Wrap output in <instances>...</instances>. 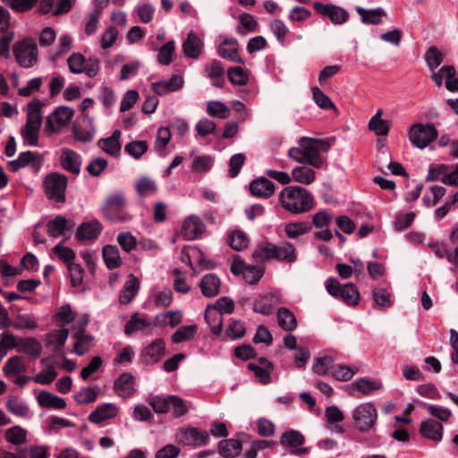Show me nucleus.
<instances>
[{
    "label": "nucleus",
    "mask_w": 458,
    "mask_h": 458,
    "mask_svg": "<svg viewBox=\"0 0 458 458\" xmlns=\"http://www.w3.org/2000/svg\"><path fill=\"white\" fill-rule=\"evenodd\" d=\"M4 439L14 445H20L27 441V431L20 426H13L5 430Z\"/></svg>",
    "instance_id": "49530a36"
},
{
    "label": "nucleus",
    "mask_w": 458,
    "mask_h": 458,
    "mask_svg": "<svg viewBox=\"0 0 458 458\" xmlns=\"http://www.w3.org/2000/svg\"><path fill=\"white\" fill-rule=\"evenodd\" d=\"M201 293L206 298H213L219 294L221 280L215 273H208L202 276L199 283Z\"/></svg>",
    "instance_id": "f3484780"
},
{
    "label": "nucleus",
    "mask_w": 458,
    "mask_h": 458,
    "mask_svg": "<svg viewBox=\"0 0 458 458\" xmlns=\"http://www.w3.org/2000/svg\"><path fill=\"white\" fill-rule=\"evenodd\" d=\"M208 76L214 87L222 89L225 84V69L218 60H213L208 71Z\"/></svg>",
    "instance_id": "ea45409f"
},
{
    "label": "nucleus",
    "mask_w": 458,
    "mask_h": 458,
    "mask_svg": "<svg viewBox=\"0 0 458 458\" xmlns=\"http://www.w3.org/2000/svg\"><path fill=\"white\" fill-rule=\"evenodd\" d=\"M382 387L383 385L381 382L374 381L366 377L358 378L355 382L347 386L349 394L352 396L355 395L356 391L363 395H369L373 392L380 390Z\"/></svg>",
    "instance_id": "4468645a"
},
{
    "label": "nucleus",
    "mask_w": 458,
    "mask_h": 458,
    "mask_svg": "<svg viewBox=\"0 0 458 458\" xmlns=\"http://www.w3.org/2000/svg\"><path fill=\"white\" fill-rule=\"evenodd\" d=\"M228 243L233 250L242 251L247 248L249 239L244 232L235 230L230 234Z\"/></svg>",
    "instance_id": "13d9d810"
},
{
    "label": "nucleus",
    "mask_w": 458,
    "mask_h": 458,
    "mask_svg": "<svg viewBox=\"0 0 458 458\" xmlns=\"http://www.w3.org/2000/svg\"><path fill=\"white\" fill-rule=\"evenodd\" d=\"M183 79L181 75H173L168 81H159L151 84L152 90L159 96L169 92L177 91L183 86Z\"/></svg>",
    "instance_id": "412c9836"
},
{
    "label": "nucleus",
    "mask_w": 458,
    "mask_h": 458,
    "mask_svg": "<svg viewBox=\"0 0 458 458\" xmlns=\"http://www.w3.org/2000/svg\"><path fill=\"white\" fill-rule=\"evenodd\" d=\"M382 110L379 109L369 122V129L377 136H386L390 131L389 123L381 118Z\"/></svg>",
    "instance_id": "c03bdc74"
},
{
    "label": "nucleus",
    "mask_w": 458,
    "mask_h": 458,
    "mask_svg": "<svg viewBox=\"0 0 458 458\" xmlns=\"http://www.w3.org/2000/svg\"><path fill=\"white\" fill-rule=\"evenodd\" d=\"M18 352L32 356L34 359L40 357L42 346L34 337L20 338Z\"/></svg>",
    "instance_id": "f704fd0d"
},
{
    "label": "nucleus",
    "mask_w": 458,
    "mask_h": 458,
    "mask_svg": "<svg viewBox=\"0 0 458 458\" xmlns=\"http://www.w3.org/2000/svg\"><path fill=\"white\" fill-rule=\"evenodd\" d=\"M97 386H87L74 394V400L80 404H88L96 401L98 396Z\"/></svg>",
    "instance_id": "680f3d73"
},
{
    "label": "nucleus",
    "mask_w": 458,
    "mask_h": 458,
    "mask_svg": "<svg viewBox=\"0 0 458 458\" xmlns=\"http://www.w3.org/2000/svg\"><path fill=\"white\" fill-rule=\"evenodd\" d=\"M165 353L164 339L157 338L143 349L142 356L146 364H156L161 360Z\"/></svg>",
    "instance_id": "dca6fc26"
},
{
    "label": "nucleus",
    "mask_w": 458,
    "mask_h": 458,
    "mask_svg": "<svg viewBox=\"0 0 458 458\" xmlns=\"http://www.w3.org/2000/svg\"><path fill=\"white\" fill-rule=\"evenodd\" d=\"M118 413L117 407L111 403H106L98 405L93 411L89 415V421L100 424L101 422L114 418Z\"/></svg>",
    "instance_id": "5701e85b"
},
{
    "label": "nucleus",
    "mask_w": 458,
    "mask_h": 458,
    "mask_svg": "<svg viewBox=\"0 0 458 458\" xmlns=\"http://www.w3.org/2000/svg\"><path fill=\"white\" fill-rule=\"evenodd\" d=\"M127 201L123 192L109 195L101 206V213L110 222H125L131 216L125 212Z\"/></svg>",
    "instance_id": "f03ea898"
},
{
    "label": "nucleus",
    "mask_w": 458,
    "mask_h": 458,
    "mask_svg": "<svg viewBox=\"0 0 458 458\" xmlns=\"http://www.w3.org/2000/svg\"><path fill=\"white\" fill-rule=\"evenodd\" d=\"M103 226L97 219L81 224L75 232V237L79 242L96 240L102 233Z\"/></svg>",
    "instance_id": "f8f14e48"
},
{
    "label": "nucleus",
    "mask_w": 458,
    "mask_h": 458,
    "mask_svg": "<svg viewBox=\"0 0 458 458\" xmlns=\"http://www.w3.org/2000/svg\"><path fill=\"white\" fill-rule=\"evenodd\" d=\"M312 224L308 221L291 222L285 225L284 232L288 238L296 239L301 235L310 233Z\"/></svg>",
    "instance_id": "79ce46f5"
},
{
    "label": "nucleus",
    "mask_w": 458,
    "mask_h": 458,
    "mask_svg": "<svg viewBox=\"0 0 458 458\" xmlns=\"http://www.w3.org/2000/svg\"><path fill=\"white\" fill-rule=\"evenodd\" d=\"M252 196L262 199H268L275 193V183L267 177L261 176L251 181L249 185Z\"/></svg>",
    "instance_id": "ddd939ff"
},
{
    "label": "nucleus",
    "mask_w": 458,
    "mask_h": 458,
    "mask_svg": "<svg viewBox=\"0 0 458 458\" xmlns=\"http://www.w3.org/2000/svg\"><path fill=\"white\" fill-rule=\"evenodd\" d=\"M134 384V376L131 372H123L114 381V389L120 397L128 399L134 395L136 392Z\"/></svg>",
    "instance_id": "9b49d317"
},
{
    "label": "nucleus",
    "mask_w": 458,
    "mask_h": 458,
    "mask_svg": "<svg viewBox=\"0 0 458 458\" xmlns=\"http://www.w3.org/2000/svg\"><path fill=\"white\" fill-rule=\"evenodd\" d=\"M67 64L72 73L81 74L85 71L86 58L81 53H72L67 59Z\"/></svg>",
    "instance_id": "052dcab7"
},
{
    "label": "nucleus",
    "mask_w": 458,
    "mask_h": 458,
    "mask_svg": "<svg viewBox=\"0 0 458 458\" xmlns=\"http://www.w3.org/2000/svg\"><path fill=\"white\" fill-rule=\"evenodd\" d=\"M242 450V443L235 438L221 440L218 443V454L224 458H234Z\"/></svg>",
    "instance_id": "c85d7f7f"
},
{
    "label": "nucleus",
    "mask_w": 458,
    "mask_h": 458,
    "mask_svg": "<svg viewBox=\"0 0 458 458\" xmlns=\"http://www.w3.org/2000/svg\"><path fill=\"white\" fill-rule=\"evenodd\" d=\"M98 147L106 154L114 157H119L122 148L120 141H114L109 137L98 140Z\"/></svg>",
    "instance_id": "69168bd1"
},
{
    "label": "nucleus",
    "mask_w": 458,
    "mask_h": 458,
    "mask_svg": "<svg viewBox=\"0 0 458 458\" xmlns=\"http://www.w3.org/2000/svg\"><path fill=\"white\" fill-rule=\"evenodd\" d=\"M148 404L151 406L154 412L157 414L166 413L172 407L174 409L173 415L174 418L182 417L188 412L185 401L174 394H170L166 397L160 395L151 396L148 400Z\"/></svg>",
    "instance_id": "20e7f679"
},
{
    "label": "nucleus",
    "mask_w": 458,
    "mask_h": 458,
    "mask_svg": "<svg viewBox=\"0 0 458 458\" xmlns=\"http://www.w3.org/2000/svg\"><path fill=\"white\" fill-rule=\"evenodd\" d=\"M227 77L233 85L244 86L249 81L248 72L241 66L230 67L227 70Z\"/></svg>",
    "instance_id": "603ef678"
},
{
    "label": "nucleus",
    "mask_w": 458,
    "mask_h": 458,
    "mask_svg": "<svg viewBox=\"0 0 458 458\" xmlns=\"http://www.w3.org/2000/svg\"><path fill=\"white\" fill-rule=\"evenodd\" d=\"M203 42L196 33L191 31L188 33L186 39L182 43V51L186 57L198 59L200 55Z\"/></svg>",
    "instance_id": "bb28decb"
},
{
    "label": "nucleus",
    "mask_w": 458,
    "mask_h": 458,
    "mask_svg": "<svg viewBox=\"0 0 458 458\" xmlns=\"http://www.w3.org/2000/svg\"><path fill=\"white\" fill-rule=\"evenodd\" d=\"M313 8L317 13L327 16L334 24H343L349 19V13L345 9L332 4L315 2Z\"/></svg>",
    "instance_id": "9d476101"
},
{
    "label": "nucleus",
    "mask_w": 458,
    "mask_h": 458,
    "mask_svg": "<svg viewBox=\"0 0 458 458\" xmlns=\"http://www.w3.org/2000/svg\"><path fill=\"white\" fill-rule=\"evenodd\" d=\"M68 185V177L58 172L47 174L43 180L44 192L48 199L55 200L57 203L66 201V189Z\"/></svg>",
    "instance_id": "7ed1b4c3"
},
{
    "label": "nucleus",
    "mask_w": 458,
    "mask_h": 458,
    "mask_svg": "<svg viewBox=\"0 0 458 458\" xmlns=\"http://www.w3.org/2000/svg\"><path fill=\"white\" fill-rule=\"evenodd\" d=\"M198 331V326L196 324L189 326L180 327L172 335V342L174 344H180L194 337V335Z\"/></svg>",
    "instance_id": "864d4df0"
},
{
    "label": "nucleus",
    "mask_w": 458,
    "mask_h": 458,
    "mask_svg": "<svg viewBox=\"0 0 458 458\" xmlns=\"http://www.w3.org/2000/svg\"><path fill=\"white\" fill-rule=\"evenodd\" d=\"M37 401L41 408L64 410L67 403L66 401L48 391H40L37 396Z\"/></svg>",
    "instance_id": "393cba45"
},
{
    "label": "nucleus",
    "mask_w": 458,
    "mask_h": 458,
    "mask_svg": "<svg viewBox=\"0 0 458 458\" xmlns=\"http://www.w3.org/2000/svg\"><path fill=\"white\" fill-rule=\"evenodd\" d=\"M140 290V280L133 274H130L119 294L121 304L130 303Z\"/></svg>",
    "instance_id": "b1692460"
},
{
    "label": "nucleus",
    "mask_w": 458,
    "mask_h": 458,
    "mask_svg": "<svg viewBox=\"0 0 458 458\" xmlns=\"http://www.w3.org/2000/svg\"><path fill=\"white\" fill-rule=\"evenodd\" d=\"M74 224L69 225L65 216H56L47 223V231L50 237L57 238L65 233L66 231H72Z\"/></svg>",
    "instance_id": "a878e982"
},
{
    "label": "nucleus",
    "mask_w": 458,
    "mask_h": 458,
    "mask_svg": "<svg viewBox=\"0 0 458 458\" xmlns=\"http://www.w3.org/2000/svg\"><path fill=\"white\" fill-rule=\"evenodd\" d=\"M276 253V244L269 242H261L257 245L251 256L255 262L265 263L270 259H274Z\"/></svg>",
    "instance_id": "c756f323"
},
{
    "label": "nucleus",
    "mask_w": 458,
    "mask_h": 458,
    "mask_svg": "<svg viewBox=\"0 0 458 458\" xmlns=\"http://www.w3.org/2000/svg\"><path fill=\"white\" fill-rule=\"evenodd\" d=\"M69 335L68 328H62L59 330H55L47 335V346H50L55 344L54 352H58L64 347L67 337Z\"/></svg>",
    "instance_id": "a18cd8bd"
},
{
    "label": "nucleus",
    "mask_w": 458,
    "mask_h": 458,
    "mask_svg": "<svg viewBox=\"0 0 458 458\" xmlns=\"http://www.w3.org/2000/svg\"><path fill=\"white\" fill-rule=\"evenodd\" d=\"M102 256L108 269L113 270L122 266L123 262L117 246L111 244L104 246L102 249Z\"/></svg>",
    "instance_id": "2f4dec72"
},
{
    "label": "nucleus",
    "mask_w": 458,
    "mask_h": 458,
    "mask_svg": "<svg viewBox=\"0 0 458 458\" xmlns=\"http://www.w3.org/2000/svg\"><path fill=\"white\" fill-rule=\"evenodd\" d=\"M42 107L43 103L37 98H33L27 104V125L40 127L42 125Z\"/></svg>",
    "instance_id": "cd10ccee"
},
{
    "label": "nucleus",
    "mask_w": 458,
    "mask_h": 458,
    "mask_svg": "<svg viewBox=\"0 0 458 458\" xmlns=\"http://www.w3.org/2000/svg\"><path fill=\"white\" fill-rule=\"evenodd\" d=\"M312 97L315 103L322 109H335V106L328 96H327L319 88L312 87Z\"/></svg>",
    "instance_id": "774afa93"
},
{
    "label": "nucleus",
    "mask_w": 458,
    "mask_h": 458,
    "mask_svg": "<svg viewBox=\"0 0 458 458\" xmlns=\"http://www.w3.org/2000/svg\"><path fill=\"white\" fill-rule=\"evenodd\" d=\"M304 443V435L296 429H287L280 437V444L285 448H297Z\"/></svg>",
    "instance_id": "473e14b6"
},
{
    "label": "nucleus",
    "mask_w": 458,
    "mask_h": 458,
    "mask_svg": "<svg viewBox=\"0 0 458 458\" xmlns=\"http://www.w3.org/2000/svg\"><path fill=\"white\" fill-rule=\"evenodd\" d=\"M40 127L24 124L21 129V135L25 144L38 146Z\"/></svg>",
    "instance_id": "bf43d9fd"
},
{
    "label": "nucleus",
    "mask_w": 458,
    "mask_h": 458,
    "mask_svg": "<svg viewBox=\"0 0 458 458\" xmlns=\"http://www.w3.org/2000/svg\"><path fill=\"white\" fill-rule=\"evenodd\" d=\"M207 112L210 116L217 117L220 119L228 118L231 114L230 108L225 103L220 101L208 102Z\"/></svg>",
    "instance_id": "6e6d98bb"
},
{
    "label": "nucleus",
    "mask_w": 458,
    "mask_h": 458,
    "mask_svg": "<svg viewBox=\"0 0 458 458\" xmlns=\"http://www.w3.org/2000/svg\"><path fill=\"white\" fill-rule=\"evenodd\" d=\"M72 337L75 340L73 351L79 356L86 354L93 346L94 337L91 335H87L81 331H74Z\"/></svg>",
    "instance_id": "7c9ffc66"
},
{
    "label": "nucleus",
    "mask_w": 458,
    "mask_h": 458,
    "mask_svg": "<svg viewBox=\"0 0 458 458\" xmlns=\"http://www.w3.org/2000/svg\"><path fill=\"white\" fill-rule=\"evenodd\" d=\"M60 165L65 171L78 175L81 173V157L70 148H64L60 157Z\"/></svg>",
    "instance_id": "a211bd4d"
},
{
    "label": "nucleus",
    "mask_w": 458,
    "mask_h": 458,
    "mask_svg": "<svg viewBox=\"0 0 458 458\" xmlns=\"http://www.w3.org/2000/svg\"><path fill=\"white\" fill-rule=\"evenodd\" d=\"M336 299L341 300L348 306H357L360 302V292L354 284L347 283L343 285L341 293Z\"/></svg>",
    "instance_id": "c9c22d12"
},
{
    "label": "nucleus",
    "mask_w": 458,
    "mask_h": 458,
    "mask_svg": "<svg viewBox=\"0 0 458 458\" xmlns=\"http://www.w3.org/2000/svg\"><path fill=\"white\" fill-rule=\"evenodd\" d=\"M335 360L331 356L325 355L314 359L312 370L319 376L327 375L334 368Z\"/></svg>",
    "instance_id": "de8ad7c7"
},
{
    "label": "nucleus",
    "mask_w": 458,
    "mask_h": 458,
    "mask_svg": "<svg viewBox=\"0 0 458 458\" xmlns=\"http://www.w3.org/2000/svg\"><path fill=\"white\" fill-rule=\"evenodd\" d=\"M374 306L380 310H385L393 306L392 294L386 288H374L372 291Z\"/></svg>",
    "instance_id": "a19ab883"
},
{
    "label": "nucleus",
    "mask_w": 458,
    "mask_h": 458,
    "mask_svg": "<svg viewBox=\"0 0 458 458\" xmlns=\"http://www.w3.org/2000/svg\"><path fill=\"white\" fill-rule=\"evenodd\" d=\"M26 371V366L22 363L21 356H13L9 358L3 368L5 377H11Z\"/></svg>",
    "instance_id": "8fccbe9b"
},
{
    "label": "nucleus",
    "mask_w": 458,
    "mask_h": 458,
    "mask_svg": "<svg viewBox=\"0 0 458 458\" xmlns=\"http://www.w3.org/2000/svg\"><path fill=\"white\" fill-rule=\"evenodd\" d=\"M74 319L75 313L68 303L62 305L54 315V320L61 327L71 324Z\"/></svg>",
    "instance_id": "5fc2aeb1"
},
{
    "label": "nucleus",
    "mask_w": 458,
    "mask_h": 458,
    "mask_svg": "<svg viewBox=\"0 0 458 458\" xmlns=\"http://www.w3.org/2000/svg\"><path fill=\"white\" fill-rule=\"evenodd\" d=\"M152 326L151 322L147 318L146 315L140 318L139 313L135 312L131 314L130 319L124 325V334L131 335L134 332L142 331L145 328H148Z\"/></svg>",
    "instance_id": "72a5a7b5"
},
{
    "label": "nucleus",
    "mask_w": 458,
    "mask_h": 458,
    "mask_svg": "<svg viewBox=\"0 0 458 458\" xmlns=\"http://www.w3.org/2000/svg\"><path fill=\"white\" fill-rule=\"evenodd\" d=\"M235 304L232 298L224 296L218 298L215 303H209L207 305L204 318L208 324H210L211 320V310H216L219 314L226 313L232 314L234 310Z\"/></svg>",
    "instance_id": "aec40b11"
},
{
    "label": "nucleus",
    "mask_w": 458,
    "mask_h": 458,
    "mask_svg": "<svg viewBox=\"0 0 458 458\" xmlns=\"http://www.w3.org/2000/svg\"><path fill=\"white\" fill-rule=\"evenodd\" d=\"M39 155L30 150L19 154L18 158L8 162V168L11 172L16 173L20 169L26 167L30 163L35 165V161Z\"/></svg>",
    "instance_id": "4c0bfd02"
},
{
    "label": "nucleus",
    "mask_w": 458,
    "mask_h": 458,
    "mask_svg": "<svg viewBox=\"0 0 458 458\" xmlns=\"http://www.w3.org/2000/svg\"><path fill=\"white\" fill-rule=\"evenodd\" d=\"M64 240H62L58 244H56L52 251L55 253L64 263L67 266L75 259L76 254L75 251L70 248L64 246Z\"/></svg>",
    "instance_id": "4d7b16f0"
},
{
    "label": "nucleus",
    "mask_w": 458,
    "mask_h": 458,
    "mask_svg": "<svg viewBox=\"0 0 458 458\" xmlns=\"http://www.w3.org/2000/svg\"><path fill=\"white\" fill-rule=\"evenodd\" d=\"M377 420V411L371 403H365L359 405L352 412L354 428L360 432L365 433L372 428Z\"/></svg>",
    "instance_id": "423d86ee"
},
{
    "label": "nucleus",
    "mask_w": 458,
    "mask_h": 458,
    "mask_svg": "<svg viewBox=\"0 0 458 458\" xmlns=\"http://www.w3.org/2000/svg\"><path fill=\"white\" fill-rule=\"evenodd\" d=\"M357 13L364 24L378 25L382 23V17L386 16V12L381 8L367 10L362 7H357Z\"/></svg>",
    "instance_id": "58836bf2"
},
{
    "label": "nucleus",
    "mask_w": 458,
    "mask_h": 458,
    "mask_svg": "<svg viewBox=\"0 0 458 458\" xmlns=\"http://www.w3.org/2000/svg\"><path fill=\"white\" fill-rule=\"evenodd\" d=\"M175 50L174 41L170 40L165 43L158 50L157 61L162 65H169L173 60V54Z\"/></svg>",
    "instance_id": "338daca9"
},
{
    "label": "nucleus",
    "mask_w": 458,
    "mask_h": 458,
    "mask_svg": "<svg viewBox=\"0 0 458 458\" xmlns=\"http://www.w3.org/2000/svg\"><path fill=\"white\" fill-rule=\"evenodd\" d=\"M202 220L195 215L185 218L182 226V234L186 240H194L205 231Z\"/></svg>",
    "instance_id": "2eb2a0df"
},
{
    "label": "nucleus",
    "mask_w": 458,
    "mask_h": 458,
    "mask_svg": "<svg viewBox=\"0 0 458 458\" xmlns=\"http://www.w3.org/2000/svg\"><path fill=\"white\" fill-rule=\"evenodd\" d=\"M279 303L278 297L272 293H267L257 297L253 303V311L262 315H271L274 312L275 307Z\"/></svg>",
    "instance_id": "6ab92c4d"
},
{
    "label": "nucleus",
    "mask_w": 458,
    "mask_h": 458,
    "mask_svg": "<svg viewBox=\"0 0 458 458\" xmlns=\"http://www.w3.org/2000/svg\"><path fill=\"white\" fill-rule=\"evenodd\" d=\"M279 200L285 210L294 215L309 212L314 206L313 197L301 186L285 187L279 195Z\"/></svg>",
    "instance_id": "f257e3e1"
},
{
    "label": "nucleus",
    "mask_w": 458,
    "mask_h": 458,
    "mask_svg": "<svg viewBox=\"0 0 458 458\" xmlns=\"http://www.w3.org/2000/svg\"><path fill=\"white\" fill-rule=\"evenodd\" d=\"M74 115V110L66 106H57L47 118L45 131L57 133L62 128L68 125Z\"/></svg>",
    "instance_id": "6e6552de"
},
{
    "label": "nucleus",
    "mask_w": 458,
    "mask_h": 458,
    "mask_svg": "<svg viewBox=\"0 0 458 458\" xmlns=\"http://www.w3.org/2000/svg\"><path fill=\"white\" fill-rule=\"evenodd\" d=\"M208 440L209 434L207 431L193 427L182 428L177 435L178 443L184 445L204 446Z\"/></svg>",
    "instance_id": "1a4fd4ad"
},
{
    "label": "nucleus",
    "mask_w": 458,
    "mask_h": 458,
    "mask_svg": "<svg viewBox=\"0 0 458 458\" xmlns=\"http://www.w3.org/2000/svg\"><path fill=\"white\" fill-rule=\"evenodd\" d=\"M438 136L437 130L433 123H415L409 131L411 142L417 148L423 149L431 142L435 141Z\"/></svg>",
    "instance_id": "0eeeda50"
},
{
    "label": "nucleus",
    "mask_w": 458,
    "mask_h": 458,
    "mask_svg": "<svg viewBox=\"0 0 458 458\" xmlns=\"http://www.w3.org/2000/svg\"><path fill=\"white\" fill-rule=\"evenodd\" d=\"M443 425L440 422L428 419L421 422L420 434L427 439L438 443L443 438Z\"/></svg>",
    "instance_id": "4be33fe9"
},
{
    "label": "nucleus",
    "mask_w": 458,
    "mask_h": 458,
    "mask_svg": "<svg viewBox=\"0 0 458 458\" xmlns=\"http://www.w3.org/2000/svg\"><path fill=\"white\" fill-rule=\"evenodd\" d=\"M265 273V267L248 265L242 274L243 279L249 284H256L259 282Z\"/></svg>",
    "instance_id": "0e129e2a"
},
{
    "label": "nucleus",
    "mask_w": 458,
    "mask_h": 458,
    "mask_svg": "<svg viewBox=\"0 0 458 458\" xmlns=\"http://www.w3.org/2000/svg\"><path fill=\"white\" fill-rule=\"evenodd\" d=\"M13 53L17 64L22 68H31L38 60V48L30 38L16 41L13 46Z\"/></svg>",
    "instance_id": "39448f33"
},
{
    "label": "nucleus",
    "mask_w": 458,
    "mask_h": 458,
    "mask_svg": "<svg viewBox=\"0 0 458 458\" xmlns=\"http://www.w3.org/2000/svg\"><path fill=\"white\" fill-rule=\"evenodd\" d=\"M276 253L274 255V259L288 263H293L297 259L295 248L289 242H284L279 246L276 245Z\"/></svg>",
    "instance_id": "37998d69"
},
{
    "label": "nucleus",
    "mask_w": 458,
    "mask_h": 458,
    "mask_svg": "<svg viewBox=\"0 0 458 458\" xmlns=\"http://www.w3.org/2000/svg\"><path fill=\"white\" fill-rule=\"evenodd\" d=\"M276 317L278 325L283 330L292 332L297 327L296 318L288 308H279Z\"/></svg>",
    "instance_id": "e433bc0d"
},
{
    "label": "nucleus",
    "mask_w": 458,
    "mask_h": 458,
    "mask_svg": "<svg viewBox=\"0 0 458 458\" xmlns=\"http://www.w3.org/2000/svg\"><path fill=\"white\" fill-rule=\"evenodd\" d=\"M443 60L444 55L437 47H430L427 50L425 61L431 72H434L442 64Z\"/></svg>",
    "instance_id": "e2e57ef3"
},
{
    "label": "nucleus",
    "mask_w": 458,
    "mask_h": 458,
    "mask_svg": "<svg viewBox=\"0 0 458 458\" xmlns=\"http://www.w3.org/2000/svg\"><path fill=\"white\" fill-rule=\"evenodd\" d=\"M6 409L9 412L22 418L27 417L30 411L29 407L19 397L13 395L8 397Z\"/></svg>",
    "instance_id": "09e8293b"
},
{
    "label": "nucleus",
    "mask_w": 458,
    "mask_h": 458,
    "mask_svg": "<svg viewBox=\"0 0 458 458\" xmlns=\"http://www.w3.org/2000/svg\"><path fill=\"white\" fill-rule=\"evenodd\" d=\"M292 175L294 181L303 184H310L316 179L315 171L306 166H297L293 168Z\"/></svg>",
    "instance_id": "3c124183"
}]
</instances>
